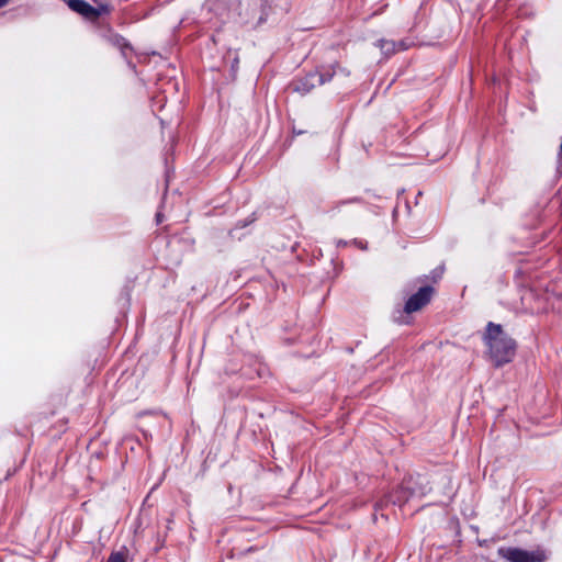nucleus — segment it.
<instances>
[{
    "label": "nucleus",
    "instance_id": "f257e3e1",
    "mask_svg": "<svg viewBox=\"0 0 562 562\" xmlns=\"http://www.w3.org/2000/svg\"><path fill=\"white\" fill-rule=\"evenodd\" d=\"M488 355L495 366L499 367L510 362L515 356L516 344L504 333L499 325L490 323L484 336Z\"/></svg>",
    "mask_w": 562,
    "mask_h": 562
},
{
    "label": "nucleus",
    "instance_id": "f03ea898",
    "mask_svg": "<svg viewBox=\"0 0 562 562\" xmlns=\"http://www.w3.org/2000/svg\"><path fill=\"white\" fill-rule=\"evenodd\" d=\"M498 554L509 562H544L548 559L546 550L541 548L531 551L518 548H499Z\"/></svg>",
    "mask_w": 562,
    "mask_h": 562
},
{
    "label": "nucleus",
    "instance_id": "7ed1b4c3",
    "mask_svg": "<svg viewBox=\"0 0 562 562\" xmlns=\"http://www.w3.org/2000/svg\"><path fill=\"white\" fill-rule=\"evenodd\" d=\"M69 8L89 20H97L102 14L110 12V7L106 3H100L98 7H92L83 0H68Z\"/></svg>",
    "mask_w": 562,
    "mask_h": 562
},
{
    "label": "nucleus",
    "instance_id": "20e7f679",
    "mask_svg": "<svg viewBox=\"0 0 562 562\" xmlns=\"http://www.w3.org/2000/svg\"><path fill=\"white\" fill-rule=\"evenodd\" d=\"M432 288L431 286H424L419 289L417 293L412 295L405 305V312L406 313H413L419 311L422 307H424L426 304L429 303L431 295H432Z\"/></svg>",
    "mask_w": 562,
    "mask_h": 562
},
{
    "label": "nucleus",
    "instance_id": "39448f33",
    "mask_svg": "<svg viewBox=\"0 0 562 562\" xmlns=\"http://www.w3.org/2000/svg\"><path fill=\"white\" fill-rule=\"evenodd\" d=\"M328 79H324L322 75L310 74L304 79L297 80L293 83L294 91L305 94L308 93L316 85H323Z\"/></svg>",
    "mask_w": 562,
    "mask_h": 562
},
{
    "label": "nucleus",
    "instance_id": "423d86ee",
    "mask_svg": "<svg viewBox=\"0 0 562 562\" xmlns=\"http://www.w3.org/2000/svg\"><path fill=\"white\" fill-rule=\"evenodd\" d=\"M378 46L380 47L382 53L385 54V55H392V54H394L397 50L404 49V46H403L402 43L396 44L395 42L387 41V40L379 41L378 42Z\"/></svg>",
    "mask_w": 562,
    "mask_h": 562
},
{
    "label": "nucleus",
    "instance_id": "0eeeda50",
    "mask_svg": "<svg viewBox=\"0 0 562 562\" xmlns=\"http://www.w3.org/2000/svg\"><path fill=\"white\" fill-rule=\"evenodd\" d=\"M108 562H125V555L122 552H113Z\"/></svg>",
    "mask_w": 562,
    "mask_h": 562
},
{
    "label": "nucleus",
    "instance_id": "6e6552de",
    "mask_svg": "<svg viewBox=\"0 0 562 562\" xmlns=\"http://www.w3.org/2000/svg\"><path fill=\"white\" fill-rule=\"evenodd\" d=\"M405 501H407V498L402 499V498L397 497V498L393 499V503H402V502H405Z\"/></svg>",
    "mask_w": 562,
    "mask_h": 562
},
{
    "label": "nucleus",
    "instance_id": "1a4fd4ad",
    "mask_svg": "<svg viewBox=\"0 0 562 562\" xmlns=\"http://www.w3.org/2000/svg\"><path fill=\"white\" fill-rule=\"evenodd\" d=\"M9 0H0V8L4 7Z\"/></svg>",
    "mask_w": 562,
    "mask_h": 562
},
{
    "label": "nucleus",
    "instance_id": "9d476101",
    "mask_svg": "<svg viewBox=\"0 0 562 562\" xmlns=\"http://www.w3.org/2000/svg\"><path fill=\"white\" fill-rule=\"evenodd\" d=\"M156 218H157V223H160V222H161V215H160V213H158V214L156 215Z\"/></svg>",
    "mask_w": 562,
    "mask_h": 562
},
{
    "label": "nucleus",
    "instance_id": "9b49d317",
    "mask_svg": "<svg viewBox=\"0 0 562 562\" xmlns=\"http://www.w3.org/2000/svg\"><path fill=\"white\" fill-rule=\"evenodd\" d=\"M559 301H561V302H562V297H559Z\"/></svg>",
    "mask_w": 562,
    "mask_h": 562
}]
</instances>
